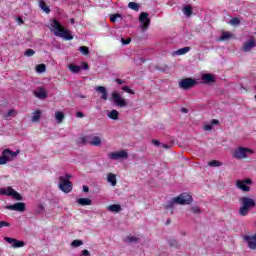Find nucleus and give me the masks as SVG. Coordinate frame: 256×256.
<instances>
[{
    "instance_id": "f257e3e1",
    "label": "nucleus",
    "mask_w": 256,
    "mask_h": 256,
    "mask_svg": "<svg viewBox=\"0 0 256 256\" xmlns=\"http://www.w3.org/2000/svg\"><path fill=\"white\" fill-rule=\"evenodd\" d=\"M50 31L53 33L55 37H61V39H65V41H73V34H71V30L63 27L61 22L57 19L50 20Z\"/></svg>"
},
{
    "instance_id": "f03ea898",
    "label": "nucleus",
    "mask_w": 256,
    "mask_h": 256,
    "mask_svg": "<svg viewBox=\"0 0 256 256\" xmlns=\"http://www.w3.org/2000/svg\"><path fill=\"white\" fill-rule=\"evenodd\" d=\"M241 207L239 208L238 214L240 217H247L249 215V211L256 207L255 200L249 197H241L239 199Z\"/></svg>"
},
{
    "instance_id": "7ed1b4c3",
    "label": "nucleus",
    "mask_w": 256,
    "mask_h": 256,
    "mask_svg": "<svg viewBox=\"0 0 256 256\" xmlns=\"http://www.w3.org/2000/svg\"><path fill=\"white\" fill-rule=\"evenodd\" d=\"M175 203L178 205H191L193 203V197L187 193H182L179 196L173 198L172 201L167 202L166 209H173Z\"/></svg>"
},
{
    "instance_id": "20e7f679",
    "label": "nucleus",
    "mask_w": 256,
    "mask_h": 256,
    "mask_svg": "<svg viewBox=\"0 0 256 256\" xmlns=\"http://www.w3.org/2000/svg\"><path fill=\"white\" fill-rule=\"evenodd\" d=\"M19 155V150L16 152L11 149H4L2 155L0 156V165H7L9 161H13Z\"/></svg>"
},
{
    "instance_id": "39448f33",
    "label": "nucleus",
    "mask_w": 256,
    "mask_h": 256,
    "mask_svg": "<svg viewBox=\"0 0 256 256\" xmlns=\"http://www.w3.org/2000/svg\"><path fill=\"white\" fill-rule=\"evenodd\" d=\"M247 153H253V150L245 147H238L233 152L234 159H237L238 161L241 159H247Z\"/></svg>"
},
{
    "instance_id": "423d86ee",
    "label": "nucleus",
    "mask_w": 256,
    "mask_h": 256,
    "mask_svg": "<svg viewBox=\"0 0 256 256\" xmlns=\"http://www.w3.org/2000/svg\"><path fill=\"white\" fill-rule=\"evenodd\" d=\"M59 189L63 193H71L73 191V183L70 180H65V177H59Z\"/></svg>"
},
{
    "instance_id": "0eeeda50",
    "label": "nucleus",
    "mask_w": 256,
    "mask_h": 256,
    "mask_svg": "<svg viewBox=\"0 0 256 256\" xmlns=\"http://www.w3.org/2000/svg\"><path fill=\"white\" fill-rule=\"evenodd\" d=\"M197 85V80L193 78H184L179 82L180 89L188 91V89H193Z\"/></svg>"
},
{
    "instance_id": "6e6552de",
    "label": "nucleus",
    "mask_w": 256,
    "mask_h": 256,
    "mask_svg": "<svg viewBox=\"0 0 256 256\" xmlns=\"http://www.w3.org/2000/svg\"><path fill=\"white\" fill-rule=\"evenodd\" d=\"M139 22L141 24L142 31H147V29H149V25H151V19H149V13L147 12L140 13Z\"/></svg>"
},
{
    "instance_id": "1a4fd4ad",
    "label": "nucleus",
    "mask_w": 256,
    "mask_h": 256,
    "mask_svg": "<svg viewBox=\"0 0 256 256\" xmlns=\"http://www.w3.org/2000/svg\"><path fill=\"white\" fill-rule=\"evenodd\" d=\"M243 240L245 243H247L248 249L255 250L256 249V233L251 235V234H245L243 236Z\"/></svg>"
},
{
    "instance_id": "9d476101",
    "label": "nucleus",
    "mask_w": 256,
    "mask_h": 256,
    "mask_svg": "<svg viewBox=\"0 0 256 256\" xmlns=\"http://www.w3.org/2000/svg\"><path fill=\"white\" fill-rule=\"evenodd\" d=\"M251 183L253 182L249 178L245 180H237L236 187H238V189H240L241 191L249 192L251 191V187H249L248 185H251Z\"/></svg>"
},
{
    "instance_id": "9b49d317",
    "label": "nucleus",
    "mask_w": 256,
    "mask_h": 256,
    "mask_svg": "<svg viewBox=\"0 0 256 256\" xmlns=\"http://www.w3.org/2000/svg\"><path fill=\"white\" fill-rule=\"evenodd\" d=\"M127 157H129V153H127L125 150L108 154V158L112 159L113 161H117L118 159H127Z\"/></svg>"
},
{
    "instance_id": "f8f14e48",
    "label": "nucleus",
    "mask_w": 256,
    "mask_h": 256,
    "mask_svg": "<svg viewBox=\"0 0 256 256\" xmlns=\"http://www.w3.org/2000/svg\"><path fill=\"white\" fill-rule=\"evenodd\" d=\"M112 100L117 107H127V101L121 97V94L112 92Z\"/></svg>"
},
{
    "instance_id": "ddd939ff",
    "label": "nucleus",
    "mask_w": 256,
    "mask_h": 256,
    "mask_svg": "<svg viewBox=\"0 0 256 256\" xmlns=\"http://www.w3.org/2000/svg\"><path fill=\"white\" fill-rule=\"evenodd\" d=\"M4 241H6V243H9L10 245H12V247L14 249H19L21 247H25V242L17 240L15 238L4 237Z\"/></svg>"
},
{
    "instance_id": "4468645a",
    "label": "nucleus",
    "mask_w": 256,
    "mask_h": 256,
    "mask_svg": "<svg viewBox=\"0 0 256 256\" xmlns=\"http://www.w3.org/2000/svg\"><path fill=\"white\" fill-rule=\"evenodd\" d=\"M6 209H8V211H19L20 213H23V211H25V203L17 202L13 205L6 206Z\"/></svg>"
},
{
    "instance_id": "2eb2a0df",
    "label": "nucleus",
    "mask_w": 256,
    "mask_h": 256,
    "mask_svg": "<svg viewBox=\"0 0 256 256\" xmlns=\"http://www.w3.org/2000/svg\"><path fill=\"white\" fill-rule=\"evenodd\" d=\"M253 47H256L255 38H251L250 40L246 41L242 47V51H245L247 53L251 51Z\"/></svg>"
},
{
    "instance_id": "dca6fc26",
    "label": "nucleus",
    "mask_w": 256,
    "mask_h": 256,
    "mask_svg": "<svg viewBox=\"0 0 256 256\" xmlns=\"http://www.w3.org/2000/svg\"><path fill=\"white\" fill-rule=\"evenodd\" d=\"M201 79L206 85H211V83H215V75L213 74H203Z\"/></svg>"
},
{
    "instance_id": "f3484780",
    "label": "nucleus",
    "mask_w": 256,
    "mask_h": 256,
    "mask_svg": "<svg viewBox=\"0 0 256 256\" xmlns=\"http://www.w3.org/2000/svg\"><path fill=\"white\" fill-rule=\"evenodd\" d=\"M95 91H97V93L101 94V99L103 101H107L109 94L107 93V88H105L104 86H97L95 88Z\"/></svg>"
},
{
    "instance_id": "a211bd4d",
    "label": "nucleus",
    "mask_w": 256,
    "mask_h": 256,
    "mask_svg": "<svg viewBox=\"0 0 256 256\" xmlns=\"http://www.w3.org/2000/svg\"><path fill=\"white\" fill-rule=\"evenodd\" d=\"M78 205L81 207H87V205H93V201L91 198H79L77 201Z\"/></svg>"
},
{
    "instance_id": "6ab92c4d",
    "label": "nucleus",
    "mask_w": 256,
    "mask_h": 256,
    "mask_svg": "<svg viewBox=\"0 0 256 256\" xmlns=\"http://www.w3.org/2000/svg\"><path fill=\"white\" fill-rule=\"evenodd\" d=\"M35 97H38V99H46L47 98V91L45 88H39L38 91L34 92Z\"/></svg>"
},
{
    "instance_id": "aec40b11",
    "label": "nucleus",
    "mask_w": 256,
    "mask_h": 256,
    "mask_svg": "<svg viewBox=\"0 0 256 256\" xmlns=\"http://www.w3.org/2000/svg\"><path fill=\"white\" fill-rule=\"evenodd\" d=\"M107 211H110V213H120L121 205L120 204L109 205L107 206Z\"/></svg>"
},
{
    "instance_id": "412c9836",
    "label": "nucleus",
    "mask_w": 256,
    "mask_h": 256,
    "mask_svg": "<svg viewBox=\"0 0 256 256\" xmlns=\"http://www.w3.org/2000/svg\"><path fill=\"white\" fill-rule=\"evenodd\" d=\"M107 181L108 183H111L112 187H115L117 185V175L113 173H108Z\"/></svg>"
},
{
    "instance_id": "4be33fe9",
    "label": "nucleus",
    "mask_w": 256,
    "mask_h": 256,
    "mask_svg": "<svg viewBox=\"0 0 256 256\" xmlns=\"http://www.w3.org/2000/svg\"><path fill=\"white\" fill-rule=\"evenodd\" d=\"M13 191H15V190L12 189L11 187L1 188L0 195H6L8 197H11L13 195Z\"/></svg>"
},
{
    "instance_id": "5701e85b",
    "label": "nucleus",
    "mask_w": 256,
    "mask_h": 256,
    "mask_svg": "<svg viewBox=\"0 0 256 256\" xmlns=\"http://www.w3.org/2000/svg\"><path fill=\"white\" fill-rule=\"evenodd\" d=\"M39 7L40 9H42V11H44V13H51V8H49V6H47V4L45 3V0H40L39 1Z\"/></svg>"
},
{
    "instance_id": "b1692460",
    "label": "nucleus",
    "mask_w": 256,
    "mask_h": 256,
    "mask_svg": "<svg viewBox=\"0 0 256 256\" xmlns=\"http://www.w3.org/2000/svg\"><path fill=\"white\" fill-rule=\"evenodd\" d=\"M40 120H41V110H35L31 121L32 123H39Z\"/></svg>"
},
{
    "instance_id": "393cba45",
    "label": "nucleus",
    "mask_w": 256,
    "mask_h": 256,
    "mask_svg": "<svg viewBox=\"0 0 256 256\" xmlns=\"http://www.w3.org/2000/svg\"><path fill=\"white\" fill-rule=\"evenodd\" d=\"M89 145H93L94 147H99L101 145V137L94 136L90 142H88Z\"/></svg>"
},
{
    "instance_id": "a878e982",
    "label": "nucleus",
    "mask_w": 256,
    "mask_h": 256,
    "mask_svg": "<svg viewBox=\"0 0 256 256\" xmlns=\"http://www.w3.org/2000/svg\"><path fill=\"white\" fill-rule=\"evenodd\" d=\"M55 119H56L57 123H63V119H65V114L61 111H56Z\"/></svg>"
},
{
    "instance_id": "bb28decb",
    "label": "nucleus",
    "mask_w": 256,
    "mask_h": 256,
    "mask_svg": "<svg viewBox=\"0 0 256 256\" xmlns=\"http://www.w3.org/2000/svg\"><path fill=\"white\" fill-rule=\"evenodd\" d=\"M183 13L186 15V17H191L193 15V7L190 5H187L183 8Z\"/></svg>"
},
{
    "instance_id": "cd10ccee",
    "label": "nucleus",
    "mask_w": 256,
    "mask_h": 256,
    "mask_svg": "<svg viewBox=\"0 0 256 256\" xmlns=\"http://www.w3.org/2000/svg\"><path fill=\"white\" fill-rule=\"evenodd\" d=\"M109 119H113L114 121H117L119 119V111L117 110H111V112L108 114Z\"/></svg>"
},
{
    "instance_id": "c85d7f7f",
    "label": "nucleus",
    "mask_w": 256,
    "mask_h": 256,
    "mask_svg": "<svg viewBox=\"0 0 256 256\" xmlns=\"http://www.w3.org/2000/svg\"><path fill=\"white\" fill-rule=\"evenodd\" d=\"M189 51H191V47L180 48L176 51V55H185L186 53H189Z\"/></svg>"
},
{
    "instance_id": "c756f323",
    "label": "nucleus",
    "mask_w": 256,
    "mask_h": 256,
    "mask_svg": "<svg viewBox=\"0 0 256 256\" xmlns=\"http://www.w3.org/2000/svg\"><path fill=\"white\" fill-rule=\"evenodd\" d=\"M69 71H71V73H79V71H81V66L70 64Z\"/></svg>"
},
{
    "instance_id": "7c9ffc66",
    "label": "nucleus",
    "mask_w": 256,
    "mask_h": 256,
    "mask_svg": "<svg viewBox=\"0 0 256 256\" xmlns=\"http://www.w3.org/2000/svg\"><path fill=\"white\" fill-rule=\"evenodd\" d=\"M128 7L132 9V11H139V3L137 2H129Z\"/></svg>"
},
{
    "instance_id": "2f4dec72",
    "label": "nucleus",
    "mask_w": 256,
    "mask_h": 256,
    "mask_svg": "<svg viewBox=\"0 0 256 256\" xmlns=\"http://www.w3.org/2000/svg\"><path fill=\"white\" fill-rule=\"evenodd\" d=\"M46 70H47V66H45V64H38L36 66L37 73H45Z\"/></svg>"
},
{
    "instance_id": "473e14b6",
    "label": "nucleus",
    "mask_w": 256,
    "mask_h": 256,
    "mask_svg": "<svg viewBox=\"0 0 256 256\" xmlns=\"http://www.w3.org/2000/svg\"><path fill=\"white\" fill-rule=\"evenodd\" d=\"M13 199H15L16 201H23V196H21V194H19V192L17 191H13L12 192V196Z\"/></svg>"
},
{
    "instance_id": "72a5a7b5",
    "label": "nucleus",
    "mask_w": 256,
    "mask_h": 256,
    "mask_svg": "<svg viewBox=\"0 0 256 256\" xmlns=\"http://www.w3.org/2000/svg\"><path fill=\"white\" fill-rule=\"evenodd\" d=\"M118 19H123V16L119 13L110 16L111 23H115V21H117Z\"/></svg>"
},
{
    "instance_id": "f704fd0d",
    "label": "nucleus",
    "mask_w": 256,
    "mask_h": 256,
    "mask_svg": "<svg viewBox=\"0 0 256 256\" xmlns=\"http://www.w3.org/2000/svg\"><path fill=\"white\" fill-rule=\"evenodd\" d=\"M209 167H221L223 163H221L219 160H212L208 162Z\"/></svg>"
},
{
    "instance_id": "c9c22d12",
    "label": "nucleus",
    "mask_w": 256,
    "mask_h": 256,
    "mask_svg": "<svg viewBox=\"0 0 256 256\" xmlns=\"http://www.w3.org/2000/svg\"><path fill=\"white\" fill-rule=\"evenodd\" d=\"M139 241V238L135 236H127L126 237V243H137Z\"/></svg>"
},
{
    "instance_id": "e433bc0d",
    "label": "nucleus",
    "mask_w": 256,
    "mask_h": 256,
    "mask_svg": "<svg viewBox=\"0 0 256 256\" xmlns=\"http://www.w3.org/2000/svg\"><path fill=\"white\" fill-rule=\"evenodd\" d=\"M79 51L82 53V55H88L89 54V47L87 46H80Z\"/></svg>"
},
{
    "instance_id": "4c0bfd02",
    "label": "nucleus",
    "mask_w": 256,
    "mask_h": 256,
    "mask_svg": "<svg viewBox=\"0 0 256 256\" xmlns=\"http://www.w3.org/2000/svg\"><path fill=\"white\" fill-rule=\"evenodd\" d=\"M87 139H89V136L80 137L79 140H78V143L80 145H87Z\"/></svg>"
},
{
    "instance_id": "58836bf2",
    "label": "nucleus",
    "mask_w": 256,
    "mask_h": 256,
    "mask_svg": "<svg viewBox=\"0 0 256 256\" xmlns=\"http://www.w3.org/2000/svg\"><path fill=\"white\" fill-rule=\"evenodd\" d=\"M226 39H231V33L230 32H223L221 36L222 41H226Z\"/></svg>"
},
{
    "instance_id": "ea45409f",
    "label": "nucleus",
    "mask_w": 256,
    "mask_h": 256,
    "mask_svg": "<svg viewBox=\"0 0 256 256\" xmlns=\"http://www.w3.org/2000/svg\"><path fill=\"white\" fill-rule=\"evenodd\" d=\"M122 91H125V93H130V95H135V91L129 88V86H123Z\"/></svg>"
},
{
    "instance_id": "a19ab883",
    "label": "nucleus",
    "mask_w": 256,
    "mask_h": 256,
    "mask_svg": "<svg viewBox=\"0 0 256 256\" xmlns=\"http://www.w3.org/2000/svg\"><path fill=\"white\" fill-rule=\"evenodd\" d=\"M24 55H25L26 57H33V55H35V50H33V49H27V50L25 51Z\"/></svg>"
},
{
    "instance_id": "79ce46f5",
    "label": "nucleus",
    "mask_w": 256,
    "mask_h": 256,
    "mask_svg": "<svg viewBox=\"0 0 256 256\" xmlns=\"http://www.w3.org/2000/svg\"><path fill=\"white\" fill-rule=\"evenodd\" d=\"M81 245H83V241L81 240H74L72 242V247H81Z\"/></svg>"
},
{
    "instance_id": "37998d69",
    "label": "nucleus",
    "mask_w": 256,
    "mask_h": 256,
    "mask_svg": "<svg viewBox=\"0 0 256 256\" xmlns=\"http://www.w3.org/2000/svg\"><path fill=\"white\" fill-rule=\"evenodd\" d=\"M230 23H231L232 25H240L241 20H239V18L235 17V18H232V19L230 20Z\"/></svg>"
},
{
    "instance_id": "c03bdc74",
    "label": "nucleus",
    "mask_w": 256,
    "mask_h": 256,
    "mask_svg": "<svg viewBox=\"0 0 256 256\" xmlns=\"http://www.w3.org/2000/svg\"><path fill=\"white\" fill-rule=\"evenodd\" d=\"M3 227H11V223L7 221H0V229H3Z\"/></svg>"
},
{
    "instance_id": "a18cd8bd",
    "label": "nucleus",
    "mask_w": 256,
    "mask_h": 256,
    "mask_svg": "<svg viewBox=\"0 0 256 256\" xmlns=\"http://www.w3.org/2000/svg\"><path fill=\"white\" fill-rule=\"evenodd\" d=\"M191 211H192V213H194V214L201 213V209L198 208V206H193V207L191 208Z\"/></svg>"
},
{
    "instance_id": "49530a36",
    "label": "nucleus",
    "mask_w": 256,
    "mask_h": 256,
    "mask_svg": "<svg viewBox=\"0 0 256 256\" xmlns=\"http://www.w3.org/2000/svg\"><path fill=\"white\" fill-rule=\"evenodd\" d=\"M121 41H122V45H129V43H131V38H127V39L122 38Z\"/></svg>"
},
{
    "instance_id": "de8ad7c7",
    "label": "nucleus",
    "mask_w": 256,
    "mask_h": 256,
    "mask_svg": "<svg viewBox=\"0 0 256 256\" xmlns=\"http://www.w3.org/2000/svg\"><path fill=\"white\" fill-rule=\"evenodd\" d=\"M82 69H84L85 71L89 70V64L87 62H83Z\"/></svg>"
},
{
    "instance_id": "09e8293b",
    "label": "nucleus",
    "mask_w": 256,
    "mask_h": 256,
    "mask_svg": "<svg viewBox=\"0 0 256 256\" xmlns=\"http://www.w3.org/2000/svg\"><path fill=\"white\" fill-rule=\"evenodd\" d=\"M152 144L155 145L156 147H159V145H161V142H159V140L157 139H152Z\"/></svg>"
},
{
    "instance_id": "8fccbe9b",
    "label": "nucleus",
    "mask_w": 256,
    "mask_h": 256,
    "mask_svg": "<svg viewBox=\"0 0 256 256\" xmlns=\"http://www.w3.org/2000/svg\"><path fill=\"white\" fill-rule=\"evenodd\" d=\"M82 255L83 256H91V253L89 252V250L85 249V250H82Z\"/></svg>"
},
{
    "instance_id": "3c124183",
    "label": "nucleus",
    "mask_w": 256,
    "mask_h": 256,
    "mask_svg": "<svg viewBox=\"0 0 256 256\" xmlns=\"http://www.w3.org/2000/svg\"><path fill=\"white\" fill-rule=\"evenodd\" d=\"M115 83H118V85H123V83H125V81H124V80H121V79H119V78H116V79H115Z\"/></svg>"
},
{
    "instance_id": "603ef678",
    "label": "nucleus",
    "mask_w": 256,
    "mask_h": 256,
    "mask_svg": "<svg viewBox=\"0 0 256 256\" xmlns=\"http://www.w3.org/2000/svg\"><path fill=\"white\" fill-rule=\"evenodd\" d=\"M205 131H211L213 129L212 125H206L204 126Z\"/></svg>"
},
{
    "instance_id": "864d4df0",
    "label": "nucleus",
    "mask_w": 256,
    "mask_h": 256,
    "mask_svg": "<svg viewBox=\"0 0 256 256\" xmlns=\"http://www.w3.org/2000/svg\"><path fill=\"white\" fill-rule=\"evenodd\" d=\"M170 247H177V241L171 240L170 241Z\"/></svg>"
},
{
    "instance_id": "5fc2aeb1",
    "label": "nucleus",
    "mask_w": 256,
    "mask_h": 256,
    "mask_svg": "<svg viewBox=\"0 0 256 256\" xmlns=\"http://www.w3.org/2000/svg\"><path fill=\"white\" fill-rule=\"evenodd\" d=\"M11 115H15V110H9L7 112V117H11Z\"/></svg>"
},
{
    "instance_id": "6e6d98bb",
    "label": "nucleus",
    "mask_w": 256,
    "mask_h": 256,
    "mask_svg": "<svg viewBox=\"0 0 256 256\" xmlns=\"http://www.w3.org/2000/svg\"><path fill=\"white\" fill-rule=\"evenodd\" d=\"M76 116L82 119V117H85V114H83V112H77Z\"/></svg>"
},
{
    "instance_id": "4d7b16f0",
    "label": "nucleus",
    "mask_w": 256,
    "mask_h": 256,
    "mask_svg": "<svg viewBox=\"0 0 256 256\" xmlns=\"http://www.w3.org/2000/svg\"><path fill=\"white\" fill-rule=\"evenodd\" d=\"M83 191H84V193H89V186L84 185L83 186Z\"/></svg>"
},
{
    "instance_id": "13d9d810",
    "label": "nucleus",
    "mask_w": 256,
    "mask_h": 256,
    "mask_svg": "<svg viewBox=\"0 0 256 256\" xmlns=\"http://www.w3.org/2000/svg\"><path fill=\"white\" fill-rule=\"evenodd\" d=\"M211 125H219V120L213 119Z\"/></svg>"
},
{
    "instance_id": "bf43d9fd",
    "label": "nucleus",
    "mask_w": 256,
    "mask_h": 256,
    "mask_svg": "<svg viewBox=\"0 0 256 256\" xmlns=\"http://www.w3.org/2000/svg\"><path fill=\"white\" fill-rule=\"evenodd\" d=\"M17 21H18V23H21V24L24 23L23 18H21V17H18V18H17Z\"/></svg>"
},
{
    "instance_id": "052dcab7",
    "label": "nucleus",
    "mask_w": 256,
    "mask_h": 256,
    "mask_svg": "<svg viewBox=\"0 0 256 256\" xmlns=\"http://www.w3.org/2000/svg\"><path fill=\"white\" fill-rule=\"evenodd\" d=\"M181 111H182V113H189V109H187V108H182Z\"/></svg>"
},
{
    "instance_id": "680f3d73",
    "label": "nucleus",
    "mask_w": 256,
    "mask_h": 256,
    "mask_svg": "<svg viewBox=\"0 0 256 256\" xmlns=\"http://www.w3.org/2000/svg\"><path fill=\"white\" fill-rule=\"evenodd\" d=\"M69 179H71V174H66V178H65V180L67 181H69Z\"/></svg>"
},
{
    "instance_id": "e2e57ef3",
    "label": "nucleus",
    "mask_w": 256,
    "mask_h": 256,
    "mask_svg": "<svg viewBox=\"0 0 256 256\" xmlns=\"http://www.w3.org/2000/svg\"><path fill=\"white\" fill-rule=\"evenodd\" d=\"M162 147H163V149H169V145H167V144H162Z\"/></svg>"
},
{
    "instance_id": "0e129e2a",
    "label": "nucleus",
    "mask_w": 256,
    "mask_h": 256,
    "mask_svg": "<svg viewBox=\"0 0 256 256\" xmlns=\"http://www.w3.org/2000/svg\"><path fill=\"white\" fill-rule=\"evenodd\" d=\"M166 225H171V219L170 218L167 219Z\"/></svg>"
},
{
    "instance_id": "69168bd1",
    "label": "nucleus",
    "mask_w": 256,
    "mask_h": 256,
    "mask_svg": "<svg viewBox=\"0 0 256 256\" xmlns=\"http://www.w3.org/2000/svg\"><path fill=\"white\" fill-rule=\"evenodd\" d=\"M70 23H75V19H70Z\"/></svg>"
},
{
    "instance_id": "338daca9",
    "label": "nucleus",
    "mask_w": 256,
    "mask_h": 256,
    "mask_svg": "<svg viewBox=\"0 0 256 256\" xmlns=\"http://www.w3.org/2000/svg\"><path fill=\"white\" fill-rule=\"evenodd\" d=\"M82 99H85V96H81Z\"/></svg>"
},
{
    "instance_id": "774afa93",
    "label": "nucleus",
    "mask_w": 256,
    "mask_h": 256,
    "mask_svg": "<svg viewBox=\"0 0 256 256\" xmlns=\"http://www.w3.org/2000/svg\"><path fill=\"white\" fill-rule=\"evenodd\" d=\"M171 215H173V211H171Z\"/></svg>"
}]
</instances>
